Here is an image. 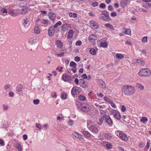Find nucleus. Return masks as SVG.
<instances>
[{
  "label": "nucleus",
  "mask_w": 151,
  "mask_h": 151,
  "mask_svg": "<svg viewBox=\"0 0 151 151\" xmlns=\"http://www.w3.org/2000/svg\"><path fill=\"white\" fill-rule=\"evenodd\" d=\"M123 93L126 96H130L134 94L136 92V89L133 86L129 85H124L121 88Z\"/></svg>",
  "instance_id": "obj_1"
},
{
  "label": "nucleus",
  "mask_w": 151,
  "mask_h": 151,
  "mask_svg": "<svg viewBox=\"0 0 151 151\" xmlns=\"http://www.w3.org/2000/svg\"><path fill=\"white\" fill-rule=\"evenodd\" d=\"M102 13L99 15V19L103 21L109 22L111 19L109 16V12L106 11L104 10L102 11Z\"/></svg>",
  "instance_id": "obj_2"
},
{
  "label": "nucleus",
  "mask_w": 151,
  "mask_h": 151,
  "mask_svg": "<svg viewBox=\"0 0 151 151\" xmlns=\"http://www.w3.org/2000/svg\"><path fill=\"white\" fill-rule=\"evenodd\" d=\"M138 74L140 76L147 78L150 76L151 72L150 70L147 68H144L141 69Z\"/></svg>",
  "instance_id": "obj_3"
},
{
  "label": "nucleus",
  "mask_w": 151,
  "mask_h": 151,
  "mask_svg": "<svg viewBox=\"0 0 151 151\" xmlns=\"http://www.w3.org/2000/svg\"><path fill=\"white\" fill-rule=\"evenodd\" d=\"M115 133L118 137L124 141H126L128 139V137L127 135L121 131H117Z\"/></svg>",
  "instance_id": "obj_4"
},
{
  "label": "nucleus",
  "mask_w": 151,
  "mask_h": 151,
  "mask_svg": "<svg viewBox=\"0 0 151 151\" xmlns=\"http://www.w3.org/2000/svg\"><path fill=\"white\" fill-rule=\"evenodd\" d=\"M111 114L114 118L117 120H119L121 118L120 113L117 111L113 109L111 111Z\"/></svg>",
  "instance_id": "obj_5"
},
{
  "label": "nucleus",
  "mask_w": 151,
  "mask_h": 151,
  "mask_svg": "<svg viewBox=\"0 0 151 151\" xmlns=\"http://www.w3.org/2000/svg\"><path fill=\"white\" fill-rule=\"evenodd\" d=\"M89 24L91 27L93 29H96L99 27V24L93 20L90 21Z\"/></svg>",
  "instance_id": "obj_6"
},
{
  "label": "nucleus",
  "mask_w": 151,
  "mask_h": 151,
  "mask_svg": "<svg viewBox=\"0 0 151 151\" xmlns=\"http://www.w3.org/2000/svg\"><path fill=\"white\" fill-rule=\"evenodd\" d=\"M81 110L83 111L87 112L89 111L91 107L89 104L87 103H84L81 104Z\"/></svg>",
  "instance_id": "obj_7"
},
{
  "label": "nucleus",
  "mask_w": 151,
  "mask_h": 151,
  "mask_svg": "<svg viewBox=\"0 0 151 151\" xmlns=\"http://www.w3.org/2000/svg\"><path fill=\"white\" fill-rule=\"evenodd\" d=\"M63 80L65 82H68L72 80V77L66 74H63L62 76Z\"/></svg>",
  "instance_id": "obj_8"
},
{
  "label": "nucleus",
  "mask_w": 151,
  "mask_h": 151,
  "mask_svg": "<svg viewBox=\"0 0 151 151\" xmlns=\"http://www.w3.org/2000/svg\"><path fill=\"white\" fill-rule=\"evenodd\" d=\"M79 88L76 86L73 87L71 91V93L72 96H75L76 94L80 92L78 89Z\"/></svg>",
  "instance_id": "obj_9"
},
{
  "label": "nucleus",
  "mask_w": 151,
  "mask_h": 151,
  "mask_svg": "<svg viewBox=\"0 0 151 151\" xmlns=\"http://www.w3.org/2000/svg\"><path fill=\"white\" fill-rule=\"evenodd\" d=\"M105 121L109 124L110 127L113 125V122L110 117L107 115L105 116Z\"/></svg>",
  "instance_id": "obj_10"
},
{
  "label": "nucleus",
  "mask_w": 151,
  "mask_h": 151,
  "mask_svg": "<svg viewBox=\"0 0 151 151\" xmlns=\"http://www.w3.org/2000/svg\"><path fill=\"white\" fill-rule=\"evenodd\" d=\"M88 129L93 133H97L98 132V129L95 126L91 125L89 127L88 126Z\"/></svg>",
  "instance_id": "obj_11"
},
{
  "label": "nucleus",
  "mask_w": 151,
  "mask_h": 151,
  "mask_svg": "<svg viewBox=\"0 0 151 151\" xmlns=\"http://www.w3.org/2000/svg\"><path fill=\"white\" fill-rule=\"evenodd\" d=\"M87 82L83 79H80L79 80V85L81 87L85 88L87 86Z\"/></svg>",
  "instance_id": "obj_12"
},
{
  "label": "nucleus",
  "mask_w": 151,
  "mask_h": 151,
  "mask_svg": "<svg viewBox=\"0 0 151 151\" xmlns=\"http://www.w3.org/2000/svg\"><path fill=\"white\" fill-rule=\"evenodd\" d=\"M72 135L73 136L78 139L82 142H84V139L82 137V135L80 134H79L77 132H73L72 133Z\"/></svg>",
  "instance_id": "obj_13"
},
{
  "label": "nucleus",
  "mask_w": 151,
  "mask_h": 151,
  "mask_svg": "<svg viewBox=\"0 0 151 151\" xmlns=\"http://www.w3.org/2000/svg\"><path fill=\"white\" fill-rule=\"evenodd\" d=\"M130 0H121L120 3V6L121 7L124 8L130 2Z\"/></svg>",
  "instance_id": "obj_14"
},
{
  "label": "nucleus",
  "mask_w": 151,
  "mask_h": 151,
  "mask_svg": "<svg viewBox=\"0 0 151 151\" xmlns=\"http://www.w3.org/2000/svg\"><path fill=\"white\" fill-rule=\"evenodd\" d=\"M56 31L55 28H54L53 26H51L49 28L48 30V34L50 36H52L54 33L55 31Z\"/></svg>",
  "instance_id": "obj_15"
},
{
  "label": "nucleus",
  "mask_w": 151,
  "mask_h": 151,
  "mask_svg": "<svg viewBox=\"0 0 151 151\" xmlns=\"http://www.w3.org/2000/svg\"><path fill=\"white\" fill-rule=\"evenodd\" d=\"M48 16L49 19L53 22H54L56 17V15L55 14L51 12H49L48 14Z\"/></svg>",
  "instance_id": "obj_16"
},
{
  "label": "nucleus",
  "mask_w": 151,
  "mask_h": 151,
  "mask_svg": "<svg viewBox=\"0 0 151 151\" xmlns=\"http://www.w3.org/2000/svg\"><path fill=\"white\" fill-rule=\"evenodd\" d=\"M22 23L24 26L26 28L27 27L29 24V19L27 18L23 19Z\"/></svg>",
  "instance_id": "obj_17"
},
{
  "label": "nucleus",
  "mask_w": 151,
  "mask_h": 151,
  "mask_svg": "<svg viewBox=\"0 0 151 151\" xmlns=\"http://www.w3.org/2000/svg\"><path fill=\"white\" fill-rule=\"evenodd\" d=\"M41 30L40 26L38 25H36L34 29V32L37 34L39 33Z\"/></svg>",
  "instance_id": "obj_18"
},
{
  "label": "nucleus",
  "mask_w": 151,
  "mask_h": 151,
  "mask_svg": "<svg viewBox=\"0 0 151 151\" xmlns=\"http://www.w3.org/2000/svg\"><path fill=\"white\" fill-rule=\"evenodd\" d=\"M20 13L21 14H24L27 12L28 11V7L26 6H21L20 7Z\"/></svg>",
  "instance_id": "obj_19"
},
{
  "label": "nucleus",
  "mask_w": 151,
  "mask_h": 151,
  "mask_svg": "<svg viewBox=\"0 0 151 151\" xmlns=\"http://www.w3.org/2000/svg\"><path fill=\"white\" fill-rule=\"evenodd\" d=\"M70 24H63L62 26V30L63 32L67 30L68 29V28L70 27Z\"/></svg>",
  "instance_id": "obj_20"
},
{
  "label": "nucleus",
  "mask_w": 151,
  "mask_h": 151,
  "mask_svg": "<svg viewBox=\"0 0 151 151\" xmlns=\"http://www.w3.org/2000/svg\"><path fill=\"white\" fill-rule=\"evenodd\" d=\"M7 11L5 8H2L0 9V14L4 16L7 14Z\"/></svg>",
  "instance_id": "obj_21"
},
{
  "label": "nucleus",
  "mask_w": 151,
  "mask_h": 151,
  "mask_svg": "<svg viewBox=\"0 0 151 151\" xmlns=\"http://www.w3.org/2000/svg\"><path fill=\"white\" fill-rule=\"evenodd\" d=\"M82 133L87 138L91 137L92 136L88 132L86 131H83L82 132Z\"/></svg>",
  "instance_id": "obj_22"
},
{
  "label": "nucleus",
  "mask_w": 151,
  "mask_h": 151,
  "mask_svg": "<svg viewBox=\"0 0 151 151\" xmlns=\"http://www.w3.org/2000/svg\"><path fill=\"white\" fill-rule=\"evenodd\" d=\"M123 30L124 31L123 32V33H124L125 34L130 35H131V30L129 29H127L126 28H123Z\"/></svg>",
  "instance_id": "obj_23"
},
{
  "label": "nucleus",
  "mask_w": 151,
  "mask_h": 151,
  "mask_svg": "<svg viewBox=\"0 0 151 151\" xmlns=\"http://www.w3.org/2000/svg\"><path fill=\"white\" fill-rule=\"evenodd\" d=\"M96 36L93 34L91 35L88 37L89 40L92 42H93L95 40H96Z\"/></svg>",
  "instance_id": "obj_24"
},
{
  "label": "nucleus",
  "mask_w": 151,
  "mask_h": 151,
  "mask_svg": "<svg viewBox=\"0 0 151 151\" xmlns=\"http://www.w3.org/2000/svg\"><path fill=\"white\" fill-rule=\"evenodd\" d=\"M9 14L12 16H16L17 15L20 13L17 12L15 11L10 10L9 11Z\"/></svg>",
  "instance_id": "obj_25"
},
{
  "label": "nucleus",
  "mask_w": 151,
  "mask_h": 151,
  "mask_svg": "<svg viewBox=\"0 0 151 151\" xmlns=\"http://www.w3.org/2000/svg\"><path fill=\"white\" fill-rule=\"evenodd\" d=\"M74 31L72 29L70 30L68 34V38L69 39H71L73 35Z\"/></svg>",
  "instance_id": "obj_26"
},
{
  "label": "nucleus",
  "mask_w": 151,
  "mask_h": 151,
  "mask_svg": "<svg viewBox=\"0 0 151 151\" xmlns=\"http://www.w3.org/2000/svg\"><path fill=\"white\" fill-rule=\"evenodd\" d=\"M99 82L100 84L101 87L103 88H105L106 87V85L105 82L102 80H99Z\"/></svg>",
  "instance_id": "obj_27"
},
{
  "label": "nucleus",
  "mask_w": 151,
  "mask_h": 151,
  "mask_svg": "<svg viewBox=\"0 0 151 151\" xmlns=\"http://www.w3.org/2000/svg\"><path fill=\"white\" fill-rule=\"evenodd\" d=\"M104 26L112 30H114V29L113 26L112 24H110L107 23L105 24Z\"/></svg>",
  "instance_id": "obj_28"
},
{
  "label": "nucleus",
  "mask_w": 151,
  "mask_h": 151,
  "mask_svg": "<svg viewBox=\"0 0 151 151\" xmlns=\"http://www.w3.org/2000/svg\"><path fill=\"white\" fill-rule=\"evenodd\" d=\"M105 145L107 148L109 149L112 148V146L110 143L107 142H105Z\"/></svg>",
  "instance_id": "obj_29"
},
{
  "label": "nucleus",
  "mask_w": 151,
  "mask_h": 151,
  "mask_svg": "<svg viewBox=\"0 0 151 151\" xmlns=\"http://www.w3.org/2000/svg\"><path fill=\"white\" fill-rule=\"evenodd\" d=\"M108 44V43L107 42H101L100 45L101 47L106 48L107 47Z\"/></svg>",
  "instance_id": "obj_30"
},
{
  "label": "nucleus",
  "mask_w": 151,
  "mask_h": 151,
  "mask_svg": "<svg viewBox=\"0 0 151 151\" xmlns=\"http://www.w3.org/2000/svg\"><path fill=\"white\" fill-rule=\"evenodd\" d=\"M56 44L58 47L61 48L63 46V44L62 42L60 40H57L56 42Z\"/></svg>",
  "instance_id": "obj_31"
},
{
  "label": "nucleus",
  "mask_w": 151,
  "mask_h": 151,
  "mask_svg": "<svg viewBox=\"0 0 151 151\" xmlns=\"http://www.w3.org/2000/svg\"><path fill=\"white\" fill-rule=\"evenodd\" d=\"M138 61H137V65H145V63L144 61L140 59H138Z\"/></svg>",
  "instance_id": "obj_32"
},
{
  "label": "nucleus",
  "mask_w": 151,
  "mask_h": 151,
  "mask_svg": "<svg viewBox=\"0 0 151 151\" xmlns=\"http://www.w3.org/2000/svg\"><path fill=\"white\" fill-rule=\"evenodd\" d=\"M15 148L17 151H22V148L21 146L20 145L18 144L17 143L15 145Z\"/></svg>",
  "instance_id": "obj_33"
},
{
  "label": "nucleus",
  "mask_w": 151,
  "mask_h": 151,
  "mask_svg": "<svg viewBox=\"0 0 151 151\" xmlns=\"http://www.w3.org/2000/svg\"><path fill=\"white\" fill-rule=\"evenodd\" d=\"M115 56L117 58L119 59H121L124 58V56L121 54L116 53Z\"/></svg>",
  "instance_id": "obj_34"
},
{
  "label": "nucleus",
  "mask_w": 151,
  "mask_h": 151,
  "mask_svg": "<svg viewBox=\"0 0 151 151\" xmlns=\"http://www.w3.org/2000/svg\"><path fill=\"white\" fill-rule=\"evenodd\" d=\"M89 52L90 53L93 55H96V51L94 48H92L90 49Z\"/></svg>",
  "instance_id": "obj_35"
},
{
  "label": "nucleus",
  "mask_w": 151,
  "mask_h": 151,
  "mask_svg": "<svg viewBox=\"0 0 151 151\" xmlns=\"http://www.w3.org/2000/svg\"><path fill=\"white\" fill-rule=\"evenodd\" d=\"M69 15L70 17L75 18L77 17V14L76 13L70 12L69 13Z\"/></svg>",
  "instance_id": "obj_36"
},
{
  "label": "nucleus",
  "mask_w": 151,
  "mask_h": 151,
  "mask_svg": "<svg viewBox=\"0 0 151 151\" xmlns=\"http://www.w3.org/2000/svg\"><path fill=\"white\" fill-rule=\"evenodd\" d=\"M67 94L65 92H63L61 93V98L63 99H67Z\"/></svg>",
  "instance_id": "obj_37"
},
{
  "label": "nucleus",
  "mask_w": 151,
  "mask_h": 151,
  "mask_svg": "<svg viewBox=\"0 0 151 151\" xmlns=\"http://www.w3.org/2000/svg\"><path fill=\"white\" fill-rule=\"evenodd\" d=\"M142 5L143 7L147 9L151 6V4L150 3H146V4H142Z\"/></svg>",
  "instance_id": "obj_38"
},
{
  "label": "nucleus",
  "mask_w": 151,
  "mask_h": 151,
  "mask_svg": "<svg viewBox=\"0 0 151 151\" xmlns=\"http://www.w3.org/2000/svg\"><path fill=\"white\" fill-rule=\"evenodd\" d=\"M147 118L146 117H142L140 119V121L143 122V123H145L146 122H147Z\"/></svg>",
  "instance_id": "obj_39"
},
{
  "label": "nucleus",
  "mask_w": 151,
  "mask_h": 151,
  "mask_svg": "<svg viewBox=\"0 0 151 151\" xmlns=\"http://www.w3.org/2000/svg\"><path fill=\"white\" fill-rule=\"evenodd\" d=\"M148 37L147 36H145L143 37L141 40L142 42L143 43H145L147 42Z\"/></svg>",
  "instance_id": "obj_40"
},
{
  "label": "nucleus",
  "mask_w": 151,
  "mask_h": 151,
  "mask_svg": "<svg viewBox=\"0 0 151 151\" xmlns=\"http://www.w3.org/2000/svg\"><path fill=\"white\" fill-rule=\"evenodd\" d=\"M136 86L140 90H142L144 89V87L140 83H137L136 85Z\"/></svg>",
  "instance_id": "obj_41"
},
{
  "label": "nucleus",
  "mask_w": 151,
  "mask_h": 151,
  "mask_svg": "<svg viewBox=\"0 0 151 151\" xmlns=\"http://www.w3.org/2000/svg\"><path fill=\"white\" fill-rule=\"evenodd\" d=\"M16 90L18 92H20L22 90V88L21 85H19L16 88Z\"/></svg>",
  "instance_id": "obj_42"
},
{
  "label": "nucleus",
  "mask_w": 151,
  "mask_h": 151,
  "mask_svg": "<svg viewBox=\"0 0 151 151\" xmlns=\"http://www.w3.org/2000/svg\"><path fill=\"white\" fill-rule=\"evenodd\" d=\"M104 99L105 101L108 102L109 104H110L112 102L109 98L106 96L104 97Z\"/></svg>",
  "instance_id": "obj_43"
},
{
  "label": "nucleus",
  "mask_w": 151,
  "mask_h": 151,
  "mask_svg": "<svg viewBox=\"0 0 151 151\" xmlns=\"http://www.w3.org/2000/svg\"><path fill=\"white\" fill-rule=\"evenodd\" d=\"M62 24V22L59 21L56 24H55L53 26L54 28H56L58 26Z\"/></svg>",
  "instance_id": "obj_44"
},
{
  "label": "nucleus",
  "mask_w": 151,
  "mask_h": 151,
  "mask_svg": "<svg viewBox=\"0 0 151 151\" xmlns=\"http://www.w3.org/2000/svg\"><path fill=\"white\" fill-rule=\"evenodd\" d=\"M29 42L30 44H34L36 43V40H35L34 39H29Z\"/></svg>",
  "instance_id": "obj_45"
},
{
  "label": "nucleus",
  "mask_w": 151,
  "mask_h": 151,
  "mask_svg": "<svg viewBox=\"0 0 151 151\" xmlns=\"http://www.w3.org/2000/svg\"><path fill=\"white\" fill-rule=\"evenodd\" d=\"M79 99L81 101H85L86 100V98L83 95H80L78 96Z\"/></svg>",
  "instance_id": "obj_46"
},
{
  "label": "nucleus",
  "mask_w": 151,
  "mask_h": 151,
  "mask_svg": "<svg viewBox=\"0 0 151 151\" xmlns=\"http://www.w3.org/2000/svg\"><path fill=\"white\" fill-rule=\"evenodd\" d=\"M70 65L71 67H74V68H75L76 66V64L75 62L73 61H71L70 63Z\"/></svg>",
  "instance_id": "obj_47"
},
{
  "label": "nucleus",
  "mask_w": 151,
  "mask_h": 151,
  "mask_svg": "<svg viewBox=\"0 0 151 151\" xmlns=\"http://www.w3.org/2000/svg\"><path fill=\"white\" fill-rule=\"evenodd\" d=\"M41 22L42 23L45 24H48L49 23V22L48 20L44 19L41 20Z\"/></svg>",
  "instance_id": "obj_48"
},
{
  "label": "nucleus",
  "mask_w": 151,
  "mask_h": 151,
  "mask_svg": "<svg viewBox=\"0 0 151 151\" xmlns=\"http://www.w3.org/2000/svg\"><path fill=\"white\" fill-rule=\"evenodd\" d=\"M105 115H101V118L99 119V121L100 122L103 123L104 120L105 119Z\"/></svg>",
  "instance_id": "obj_49"
},
{
  "label": "nucleus",
  "mask_w": 151,
  "mask_h": 151,
  "mask_svg": "<svg viewBox=\"0 0 151 151\" xmlns=\"http://www.w3.org/2000/svg\"><path fill=\"white\" fill-rule=\"evenodd\" d=\"M150 147V144L149 142H147V145L144 148V151H147Z\"/></svg>",
  "instance_id": "obj_50"
},
{
  "label": "nucleus",
  "mask_w": 151,
  "mask_h": 151,
  "mask_svg": "<svg viewBox=\"0 0 151 151\" xmlns=\"http://www.w3.org/2000/svg\"><path fill=\"white\" fill-rule=\"evenodd\" d=\"M104 136L106 138L108 139H110L111 137L110 134L107 133H105Z\"/></svg>",
  "instance_id": "obj_51"
},
{
  "label": "nucleus",
  "mask_w": 151,
  "mask_h": 151,
  "mask_svg": "<svg viewBox=\"0 0 151 151\" xmlns=\"http://www.w3.org/2000/svg\"><path fill=\"white\" fill-rule=\"evenodd\" d=\"M5 143L2 139H0V146H3L4 145Z\"/></svg>",
  "instance_id": "obj_52"
},
{
  "label": "nucleus",
  "mask_w": 151,
  "mask_h": 151,
  "mask_svg": "<svg viewBox=\"0 0 151 151\" xmlns=\"http://www.w3.org/2000/svg\"><path fill=\"white\" fill-rule=\"evenodd\" d=\"M139 51L142 52L143 55H145L146 54V50L144 49L142 50H139Z\"/></svg>",
  "instance_id": "obj_53"
},
{
  "label": "nucleus",
  "mask_w": 151,
  "mask_h": 151,
  "mask_svg": "<svg viewBox=\"0 0 151 151\" xmlns=\"http://www.w3.org/2000/svg\"><path fill=\"white\" fill-rule=\"evenodd\" d=\"M40 101L38 99L34 100L33 101V102L34 104L35 105H37L39 104Z\"/></svg>",
  "instance_id": "obj_54"
},
{
  "label": "nucleus",
  "mask_w": 151,
  "mask_h": 151,
  "mask_svg": "<svg viewBox=\"0 0 151 151\" xmlns=\"http://www.w3.org/2000/svg\"><path fill=\"white\" fill-rule=\"evenodd\" d=\"M3 107L4 110L7 111L8 109V106L7 105H4Z\"/></svg>",
  "instance_id": "obj_55"
},
{
  "label": "nucleus",
  "mask_w": 151,
  "mask_h": 151,
  "mask_svg": "<svg viewBox=\"0 0 151 151\" xmlns=\"http://www.w3.org/2000/svg\"><path fill=\"white\" fill-rule=\"evenodd\" d=\"M106 6V5L104 3H102L100 4L99 7L101 8H102L103 9Z\"/></svg>",
  "instance_id": "obj_56"
},
{
  "label": "nucleus",
  "mask_w": 151,
  "mask_h": 151,
  "mask_svg": "<svg viewBox=\"0 0 151 151\" xmlns=\"http://www.w3.org/2000/svg\"><path fill=\"white\" fill-rule=\"evenodd\" d=\"M98 3L97 2L95 1L94 2H92L91 5L93 7H96L98 5Z\"/></svg>",
  "instance_id": "obj_57"
},
{
  "label": "nucleus",
  "mask_w": 151,
  "mask_h": 151,
  "mask_svg": "<svg viewBox=\"0 0 151 151\" xmlns=\"http://www.w3.org/2000/svg\"><path fill=\"white\" fill-rule=\"evenodd\" d=\"M36 127L38 128L39 129H41L42 125L39 123L36 124Z\"/></svg>",
  "instance_id": "obj_58"
},
{
  "label": "nucleus",
  "mask_w": 151,
  "mask_h": 151,
  "mask_svg": "<svg viewBox=\"0 0 151 151\" xmlns=\"http://www.w3.org/2000/svg\"><path fill=\"white\" fill-rule=\"evenodd\" d=\"M138 61V59H134L132 60V62H133V63L137 65Z\"/></svg>",
  "instance_id": "obj_59"
},
{
  "label": "nucleus",
  "mask_w": 151,
  "mask_h": 151,
  "mask_svg": "<svg viewBox=\"0 0 151 151\" xmlns=\"http://www.w3.org/2000/svg\"><path fill=\"white\" fill-rule=\"evenodd\" d=\"M64 55V53L63 52H62L60 53L56 54V55H57L58 57H61L63 56Z\"/></svg>",
  "instance_id": "obj_60"
},
{
  "label": "nucleus",
  "mask_w": 151,
  "mask_h": 151,
  "mask_svg": "<svg viewBox=\"0 0 151 151\" xmlns=\"http://www.w3.org/2000/svg\"><path fill=\"white\" fill-rule=\"evenodd\" d=\"M117 15V14L115 12H113L111 14V16L112 17H115Z\"/></svg>",
  "instance_id": "obj_61"
},
{
  "label": "nucleus",
  "mask_w": 151,
  "mask_h": 151,
  "mask_svg": "<svg viewBox=\"0 0 151 151\" xmlns=\"http://www.w3.org/2000/svg\"><path fill=\"white\" fill-rule=\"evenodd\" d=\"M63 68V67H58L56 68V70H59L60 72H61L62 71V69Z\"/></svg>",
  "instance_id": "obj_62"
},
{
  "label": "nucleus",
  "mask_w": 151,
  "mask_h": 151,
  "mask_svg": "<svg viewBox=\"0 0 151 151\" xmlns=\"http://www.w3.org/2000/svg\"><path fill=\"white\" fill-rule=\"evenodd\" d=\"M110 104H111V106H112V107L114 108H116V106L114 103L112 101L110 103Z\"/></svg>",
  "instance_id": "obj_63"
},
{
  "label": "nucleus",
  "mask_w": 151,
  "mask_h": 151,
  "mask_svg": "<svg viewBox=\"0 0 151 151\" xmlns=\"http://www.w3.org/2000/svg\"><path fill=\"white\" fill-rule=\"evenodd\" d=\"M126 106H122L121 108V110L122 111L124 112L126 110Z\"/></svg>",
  "instance_id": "obj_64"
}]
</instances>
